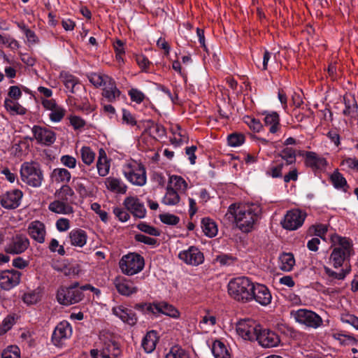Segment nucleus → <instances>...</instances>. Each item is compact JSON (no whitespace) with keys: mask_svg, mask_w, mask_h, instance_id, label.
Wrapping results in <instances>:
<instances>
[{"mask_svg":"<svg viewBox=\"0 0 358 358\" xmlns=\"http://www.w3.org/2000/svg\"><path fill=\"white\" fill-rule=\"evenodd\" d=\"M262 209L255 203L231 204L226 217L244 233L250 232L259 218Z\"/></svg>","mask_w":358,"mask_h":358,"instance_id":"f257e3e1","label":"nucleus"},{"mask_svg":"<svg viewBox=\"0 0 358 358\" xmlns=\"http://www.w3.org/2000/svg\"><path fill=\"white\" fill-rule=\"evenodd\" d=\"M331 241L334 249L330 256V261L333 263L334 268H339L353 254L352 243L349 238L337 234L333 235Z\"/></svg>","mask_w":358,"mask_h":358,"instance_id":"f03ea898","label":"nucleus"},{"mask_svg":"<svg viewBox=\"0 0 358 358\" xmlns=\"http://www.w3.org/2000/svg\"><path fill=\"white\" fill-rule=\"evenodd\" d=\"M254 283L247 277L231 280L228 284L229 294L236 301L247 303L252 301Z\"/></svg>","mask_w":358,"mask_h":358,"instance_id":"7ed1b4c3","label":"nucleus"},{"mask_svg":"<svg viewBox=\"0 0 358 358\" xmlns=\"http://www.w3.org/2000/svg\"><path fill=\"white\" fill-rule=\"evenodd\" d=\"M22 180L32 187H39L44 180L40 164L36 162H24L20 168Z\"/></svg>","mask_w":358,"mask_h":358,"instance_id":"20e7f679","label":"nucleus"},{"mask_svg":"<svg viewBox=\"0 0 358 358\" xmlns=\"http://www.w3.org/2000/svg\"><path fill=\"white\" fill-rule=\"evenodd\" d=\"M145 265L144 259L137 253L124 255L119 262L120 268L127 275H133L141 272Z\"/></svg>","mask_w":358,"mask_h":358,"instance_id":"39448f33","label":"nucleus"},{"mask_svg":"<svg viewBox=\"0 0 358 358\" xmlns=\"http://www.w3.org/2000/svg\"><path fill=\"white\" fill-rule=\"evenodd\" d=\"M123 174L127 180L131 184L137 186H143L146 183V171L144 166L132 162L123 166Z\"/></svg>","mask_w":358,"mask_h":358,"instance_id":"423d86ee","label":"nucleus"},{"mask_svg":"<svg viewBox=\"0 0 358 358\" xmlns=\"http://www.w3.org/2000/svg\"><path fill=\"white\" fill-rule=\"evenodd\" d=\"M290 314L296 322L310 328L317 329L323 323V320L319 315L307 309L301 308L292 310Z\"/></svg>","mask_w":358,"mask_h":358,"instance_id":"0eeeda50","label":"nucleus"},{"mask_svg":"<svg viewBox=\"0 0 358 358\" xmlns=\"http://www.w3.org/2000/svg\"><path fill=\"white\" fill-rule=\"evenodd\" d=\"M260 327L252 320L244 319L237 322L236 330L244 340L253 341L256 339Z\"/></svg>","mask_w":358,"mask_h":358,"instance_id":"6e6552de","label":"nucleus"},{"mask_svg":"<svg viewBox=\"0 0 358 358\" xmlns=\"http://www.w3.org/2000/svg\"><path fill=\"white\" fill-rule=\"evenodd\" d=\"M306 217V213L299 209H292L287 212L283 220L281 222V224L285 229L290 231L296 230L302 226Z\"/></svg>","mask_w":358,"mask_h":358,"instance_id":"1a4fd4ad","label":"nucleus"},{"mask_svg":"<svg viewBox=\"0 0 358 358\" xmlns=\"http://www.w3.org/2000/svg\"><path fill=\"white\" fill-rule=\"evenodd\" d=\"M83 296L80 289H73L66 287H60L57 293V300L63 306L77 303L83 299Z\"/></svg>","mask_w":358,"mask_h":358,"instance_id":"9d476101","label":"nucleus"},{"mask_svg":"<svg viewBox=\"0 0 358 358\" xmlns=\"http://www.w3.org/2000/svg\"><path fill=\"white\" fill-rule=\"evenodd\" d=\"M30 241L24 234L13 236L7 243L5 251L10 255H20L25 252L29 247Z\"/></svg>","mask_w":358,"mask_h":358,"instance_id":"9b49d317","label":"nucleus"},{"mask_svg":"<svg viewBox=\"0 0 358 358\" xmlns=\"http://www.w3.org/2000/svg\"><path fill=\"white\" fill-rule=\"evenodd\" d=\"M137 306H146L147 310L154 314L162 313L174 319L180 317L179 310L173 306L166 301H160L148 304L145 303L143 305H137Z\"/></svg>","mask_w":358,"mask_h":358,"instance_id":"f8f14e48","label":"nucleus"},{"mask_svg":"<svg viewBox=\"0 0 358 358\" xmlns=\"http://www.w3.org/2000/svg\"><path fill=\"white\" fill-rule=\"evenodd\" d=\"M31 132L34 135V139L39 144L49 146L56 141L55 133L47 127L34 125L31 129Z\"/></svg>","mask_w":358,"mask_h":358,"instance_id":"ddd939ff","label":"nucleus"},{"mask_svg":"<svg viewBox=\"0 0 358 358\" xmlns=\"http://www.w3.org/2000/svg\"><path fill=\"white\" fill-rule=\"evenodd\" d=\"M21 275V272L14 269L1 271L0 287L4 290L13 289L20 283Z\"/></svg>","mask_w":358,"mask_h":358,"instance_id":"4468645a","label":"nucleus"},{"mask_svg":"<svg viewBox=\"0 0 358 358\" xmlns=\"http://www.w3.org/2000/svg\"><path fill=\"white\" fill-rule=\"evenodd\" d=\"M41 104L45 110L50 112L49 118L51 122H59L62 120L66 114V110L58 105L55 99H42Z\"/></svg>","mask_w":358,"mask_h":358,"instance_id":"2eb2a0df","label":"nucleus"},{"mask_svg":"<svg viewBox=\"0 0 358 358\" xmlns=\"http://www.w3.org/2000/svg\"><path fill=\"white\" fill-rule=\"evenodd\" d=\"M117 292L124 296H130L138 292V288L135 282L123 276H117L113 280Z\"/></svg>","mask_w":358,"mask_h":358,"instance_id":"dca6fc26","label":"nucleus"},{"mask_svg":"<svg viewBox=\"0 0 358 358\" xmlns=\"http://www.w3.org/2000/svg\"><path fill=\"white\" fill-rule=\"evenodd\" d=\"M178 257L185 264L192 266H198L204 261L203 254L194 246L180 252Z\"/></svg>","mask_w":358,"mask_h":358,"instance_id":"f3484780","label":"nucleus"},{"mask_svg":"<svg viewBox=\"0 0 358 358\" xmlns=\"http://www.w3.org/2000/svg\"><path fill=\"white\" fill-rule=\"evenodd\" d=\"M255 340L263 348H273L280 343V338L275 332L269 329H262L261 327Z\"/></svg>","mask_w":358,"mask_h":358,"instance_id":"a211bd4d","label":"nucleus"},{"mask_svg":"<svg viewBox=\"0 0 358 358\" xmlns=\"http://www.w3.org/2000/svg\"><path fill=\"white\" fill-rule=\"evenodd\" d=\"M72 334V329L71 324L66 322L63 321L59 323L55 327L52 340L53 343L58 347L63 344V341L69 338Z\"/></svg>","mask_w":358,"mask_h":358,"instance_id":"6ab92c4d","label":"nucleus"},{"mask_svg":"<svg viewBox=\"0 0 358 358\" xmlns=\"http://www.w3.org/2000/svg\"><path fill=\"white\" fill-rule=\"evenodd\" d=\"M123 204L134 217L143 218L146 215V209L138 198L136 196H128L124 199Z\"/></svg>","mask_w":358,"mask_h":358,"instance_id":"aec40b11","label":"nucleus"},{"mask_svg":"<svg viewBox=\"0 0 358 358\" xmlns=\"http://www.w3.org/2000/svg\"><path fill=\"white\" fill-rule=\"evenodd\" d=\"M252 289V301L255 300L257 303L264 306L271 303L272 296L268 287L264 285L254 284V287Z\"/></svg>","mask_w":358,"mask_h":358,"instance_id":"412c9836","label":"nucleus"},{"mask_svg":"<svg viewBox=\"0 0 358 358\" xmlns=\"http://www.w3.org/2000/svg\"><path fill=\"white\" fill-rule=\"evenodd\" d=\"M22 192L20 189H13L2 195L0 203L1 206L7 209L17 208L22 198Z\"/></svg>","mask_w":358,"mask_h":358,"instance_id":"4be33fe9","label":"nucleus"},{"mask_svg":"<svg viewBox=\"0 0 358 358\" xmlns=\"http://www.w3.org/2000/svg\"><path fill=\"white\" fill-rule=\"evenodd\" d=\"M27 233L31 238L37 243H43L45 242L46 228L43 222L38 220L31 222L27 227Z\"/></svg>","mask_w":358,"mask_h":358,"instance_id":"5701e85b","label":"nucleus"},{"mask_svg":"<svg viewBox=\"0 0 358 358\" xmlns=\"http://www.w3.org/2000/svg\"><path fill=\"white\" fill-rule=\"evenodd\" d=\"M50 178L52 183L62 185V189L71 190L67 184L71 179L70 171L65 168H55L50 174Z\"/></svg>","mask_w":358,"mask_h":358,"instance_id":"b1692460","label":"nucleus"},{"mask_svg":"<svg viewBox=\"0 0 358 358\" xmlns=\"http://www.w3.org/2000/svg\"><path fill=\"white\" fill-rule=\"evenodd\" d=\"M98 350L99 355L101 358H117L120 355L119 345L110 340L104 341L101 348Z\"/></svg>","mask_w":358,"mask_h":358,"instance_id":"393cba45","label":"nucleus"},{"mask_svg":"<svg viewBox=\"0 0 358 358\" xmlns=\"http://www.w3.org/2000/svg\"><path fill=\"white\" fill-rule=\"evenodd\" d=\"M113 313L119 317L122 322L133 326L137 322L136 314L128 308H124L123 306H115L112 308Z\"/></svg>","mask_w":358,"mask_h":358,"instance_id":"a878e982","label":"nucleus"},{"mask_svg":"<svg viewBox=\"0 0 358 358\" xmlns=\"http://www.w3.org/2000/svg\"><path fill=\"white\" fill-rule=\"evenodd\" d=\"M121 92L116 86L112 78H106V83L103 86V96L108 101L113 102L120 96Z\"/></svg>","mask_w":358,"mask_h":358,"instance_id":"bb28decb","label":"nucleus"},{"mask_svg":"<svg viewBox=\"0 0 358 358\" xmlns=\"http://www.w3.org/2000/svg\"><path fill=\"white\" fill-rule=\"evenodd\" d=\"M110 161L108 160L106 153L103 149H100L99 157L96 162V169L99 176L104 177L109 173Z\"/></svg>","mask_w":358,"mask_h":358,"instance_id":"cd10ccee","label":"nucleus"},{"mask_svg":"<svg viewBox=\"0 0 358 358\" xmlns=\"http://www.w3.org/2000/svg\"><path fill=\"white\" fill-rule=\"evenodd\" d=\"M60 78L66 90L71 94L76 93L80 86L79 79L68 72H62Z\"/></svg>","mask_w":358,"mask_h":358,"instance_id":"c85d7f7f","label":"nucleus"},{"mask_svg":"<svg viewBox=\"0 0 358 358\" xmlns=\"http://www.w3.org/2000/svg\"><path fill=\"white\" fill-rule=\"evenodd\" d=\"M105 185L106 188L115 193L124 194L127 187L121 179L109 177L106 179Z\"/></svg>","mask_w":358,"mask_h":358,"instance_id":"c756f323","label":"nucleus"},{"mask_svg":"<svg viewBox=\"0 0 358 358\" xmlns=\"http://www.w3.org/2000/svg\"><path fill=\"white\" fill-rule=\"evenodd\" d=\"M264 124L269 127V131L271 134H275L279 129L280 117L276 112H264Z\"/></svg>","mask_w":358,"mask_h":358,"instance_id":"7c9ffc66","label":"nucleus"},{"mask_svg":"<svg viewBox=\"0 0 358 358\" xmlns=\"http://www.w3.org/2000/svg\"><path fill=\"white\" fill-rule=\"evenodd\" d=\"M307 166L315 169H322L327 166V161L315 152H307L305 157Z\"/></svg>","mask_w":358,"mask_h":358,"instance_id":"2f4dec72","label":"nucleus"},{"mask_svg":"<svg viewBox=\"0 0 358 358\" xmlns=\"http://www.w3.org/2000/svg\"><path fill=\"white\" fill-rule=\"evenodd\" d=\"M158 341L157 334L155 331H150L144 336L141 345L146 353H151L156 348Z\"/></svg>","mask_w":358,"mask_h":358,"instance_id":"473e14b6","label":"nucleus"},{"mask_svg":"<svg viewBox=\"0 0 358 358\" xmlns=\"http://www.w3.org/2000/svg\"><path fill=\"white\" fill-rule=\"evenodd\" d=\"M71 243L73 246L83 247L87 242V236L85 231L80 229H73L69 233Z\"/></svg>","mask_w":358,"mask_h":358,"instance_id":"72a5a7b5","label":"nucleus"},{"mask_svg":"<svg viewBox=\"0 0 358 358\" xmlns=\"http://www.w3.org/2000/svg\"><path fill=\"white\" fill-rule=\"evenodd\" d=\"M50 211L63 215H69L73 212V208L66 202L61 200H55L49 204Z\"/></svg>","mask_w":358,"mask_h":358,"instance_id":"f704fd0d","label":"nucleus"},{"mask_svg":"<svg viewBox=\"0 0 358 358\" xmlns=\"http://www.w3.org/2000/svg\"><path fill=\"white\" fill-rule=\"evenodd\" d=\"M212 352L215 358H230V353L226 345L220 341H215L212 345Z\"/></svg>","mask_w":358,"mask_h":358,"instance_id":"c9c22d12","label":"nucleus"},{"mask_svg":"<svg viewBox=\"0 0 358 358\" xmlns=\"http://www.w3.org/2000/svg\"><path fill=\"white\" fill-rule=\"evenodd\" d=\"M331 181L334 187L337 189H341L343 192H347L349 187L346 179L338 171H334L331 177Z\"/></svg>","mask_w":358,"mask_h":358,"instance_id":"e433bc0d","label":"nucleus"},{"mask_svg":"<svg viewBox=\"0 0 358 358\" xmlns=\"http://www.w3.org/2000/svg\"><path fill=\"white\" fill-rule=\"evenodd\" d=\"M180 200L178 192L172 187H167L166 194L162 200V203L166 206H176Z\"/></svg>","mask_w":358,"mask_h":358,"instance_id":"4c0bfd02","label":"nucleus"},{"mask_svg":"<svg viewBox=\"0 0 358 358\" xmlns=\"http://www.w3.org/2000/svg\"><path fill=\"white\" fill-rule=\"evenodd\" d=\"M201 228L205 235L210 238L215 236L218 231L215 222L208 217L202 219Z\"/></svg>","mask_w":358,"mask_h":358,"instance_id":"58836bf2","label":"nucleus"},{"mask_svg":"<svg viewBox=\"0 0 358 358\" xmlns=\"http://www.w3.org/2000/svg\"><path fill=\"white\" fill-rule=\"evenodd\" d=\"M279 267L284 271H290L295 264V259L292 253L282 254L279 257Z\"/></svg>","mask_w":358,"mask_h":358,"instance_id":"ea45409f","label":"nucleus"},{"mask_svg":"<svg viewBox=\"0 0 358 358\" xmlns=\"http://www.w3.org/2000/svg\"><path fill=\"white\" fill-rule=\"evenodd\" d=\"M4 104L6 110L13 115H24L27 113V109L15 101L6 99Z\"/></svg>","mask_w":358,"mask_h":358,"instance_id":"a19ab883","label":"nucleus"},{"mask_svg":"<svg viewBox=\"0 0 358 358\" xmlns=\"http://www.w3.org/2000/svg\"><path fill=\"white\" fill-rule=\"evenodd\" d=\"M345 109L343 114L346 116L355 117L357 115L358 106L355 99L352 100L344 98Z\"/></svg>","mask_w":358,"mask_h":358,"instance_id":"79ce46f5","label":"nucleus"},{"mask_svg":"<svg viewBox=\"0 0 358 358\" xmlns=\"http://www.w3.org/2000/svg\"><path fill=\"white\" fill-rule=\"evenodd\" d=\"M80 152L82 161L85 164L90 166L94 162L96 155L90 147L83 146Z\"/></svg>","mask_w":358,"mask_h":358,"instance_id":"37998d69","label":"nucleus"},{"mask_svg":"<svg viewBox=\"0 0 358 358\" xmlns=\"http://www.w3.org/2000/svg\"><path fill=\"white\" fill-rule=\"evenodd\" d=\"M41 292L39 289H34L25 293L23 295V301L27 305H32L36 303L41 300Z\"/></svg>","mask_w":358,"mask_h":358,"instance_id":"c03bdc74","label":"nucleus"},{"mask_svg":"<svg viewBox=\"0 0 358 358\" xmlns=\"http://www.w3.org/2000/svg\"><path fill=\"white\" fill-rule=\"evenodd\" d=\"M85 180H86V178L82 177L74 178L73 179L74 187L81 196H87L89 195L90 193L89 189L86 187V185L84 183Z\"/></svg>","mask_w":358,"mask_h":358,"instance_id":"a18cd8bd","label":"nucleus"},{"mask_svg":"<svg viewBox=\"0 0 358 358\" xmlns=\"http://www.w3.org/2000/svg\"><path fill=\"white\" fill-rule=\"evenodd\" d=\"M166 358H190L189 353L178 346H173L166 354Z\"/></svg>","mask_w":358,"mask_h":358,"instance_id":"49530a36","label":"nucleus"},{"mask_svg":"<svg viewBox=\"0 0 358 358\" xmlns=\"http://www.w3.org/2000/svg\"><path fill=\"white\" fill-rule=\"evenodd\" d=\"M90 82L96 87L104 86L106 83V78H110L107 75H101L98 73H90L87 76Z\"/></svg>","mask_w":358,"mask_h":358,"instance_id":"de8ad7c7","label":"nucleus"},{"mask_svg":"<svg viewBox=\"0 0 358 358\" xmlns=\"http://www.w3.org/2000/svg\"><path fill=\"white\" fill-rule=\"evenodd\" d=\"M324 270L331 280H343L350 271V269H341L339 272H336L327 266H324Z\"/></svg>","mask_w":358,"mask_h":358,"instance_id":"09e8293b","label":"nucleus"},{"mask_svg":"<svg viewBox=\"0 0 358 358\" xmlns=\"http://www.w3.org/2000/svg\"><path fill=\"white\" fill-rule=\"evenodd\" d=\"M169 182L173 184L175 188L182 192L186 191L188 187L187 182L179 176L173 175L170 176Z\"/></svg>","mask_w":358,"mask_h":358,"instance_id":"8fccbe9b","label":"nucleus"},{"mask_svg":"<svg viewBox=\"0 0 358 358\" xmlns=\"http://www.w3.org/2000/svg\"><path fill=\"white\" fill-rule=\"evenodd\" d=\"M61 272L65 276L72 278L78 275L80 272V266L78 264L64 265L61 269Z\"/></svg>","mask_w":358,"mask_h":358,"instance_id":"3c124183","label":"nucleus"},{"mask_svg":"<svg viewBox=\"0 0 358 358\" xmlns=\"http://www.w3.org/2000/svg\"><path fill=\"white\" fill-rule=\"evenodd\" d=\"M280 157L287 165L294 164L296 161L295 150L291 148H285L281 151Z\"/></svg>","mask_w":358,"mask_h":358,"instance_id":"603ef678","label":"nucleus"},{"mask_svg":"<svg viewBox=\"0 0 358 358\" xmlns=\"http://www.w3.org/2000/svg\"><path fill=\"white\" fill-rule=\"evenodd\" d=\"M327 231V226L325 224H316V225H312L309 229L308 233L310 235H315L316 236H318L321 238H323V236Z\"/></svg>","mask_w":358,"mask_h":358,"instance_id":"864d4df0","label":"nucleus"},{"mask_svg":"<svg viewBox=\"0 0 358 358\" xmlns=\"http://www.w3.org/2000/svg\"><path fill=\"white\" fill-rule=\"evenodd\" d=\"M236 258L232 255L221 254L216 257L215 262L221 266H231L234 264Z\"/></svg>","mask_w":358,"mask_h":358,"instance_id":"5fc2aeb1","label":"nucleus"},{"mask_svg":"<svg viewBox=\"0 0 358 358\" xmlns=\"http://www.w3.org/2000/svg\"><path fill=\"white\" fill-rule=\"evenodd\" d=\"M1 358H20V350L17 346H9L3 351Z\"/></svg>","mask_w":358,"mask_h":358,"instance_id":"6e6d98bb","label":"nucleus"},{"mask_svg":"<svg viewBox=\"0 0 358 358\" xmlns=\"http://www.w3.org/2000/svg\"><path fill=\"white\" fill-rule=\"evenodd\" d=\"M228 144L231 147L241 145L245 141V136L241 134H232L228 136Z\"/></svg>","mask_w":358,"mask_h":358,"instance_id":"4d7b16f0","label":"nucleus"},{"mask_svg":"<svg viewBox=\"0 0 358 358\" xmlns=\"http://www.w3.org/2000/svg\"><path fill=\"white\" fill-rule=\"evenodd\" d=\"M60 162L64 166L70 169H75L77 164L76 159L69 155H64L61 156Z\"/></svg>","mask_w":358,"mask_h":358,"instance_id":"13d9d810","label":"nucleus"},{"mask_svg":"<svg viewBox=\"0 0 358 358\" xmlns=\"http://www.w3.org/2000/svg\"><path fill=\"white\" fill-rule=\"evenodd\" d=\"M159 219L164 224L169 225H176L180 221V218L178 216L170 213L161 214Z\"/></svg>","mask_w":358,"mask_h":358,"instance_id":"bf43d9fd","label":"nucleus"},{"mask_svg":"<svg viewBox=\"0 0 358 358\" xmlns=\"http://www.w3.org/2000/svg\"><path fill=\"white\" fill-rule=\"evenodd\" d=\"M48 248L50 252H57L61 256H64L66 253L64 246L59 245L58 241L55 238L50 240Z\"/></svg>","mask_w":358,"mask_h":358,"instance_id":"052dcab7","label":"nucleus"},{"mask_svg":"<svg viewBox=\"0 0 358 358\" xmlns=\"http://www.w3.org/2000/svg\"><path fill=\"white\" fill-rule=\"evenodd\" d=\"M15 322V320L14 315H9L6 316L2 322L1 326L0 327V331L6 333L12 328Z\"/></svg>","mask_w":358,"mask_h":358,"instance_id":"680f3d73","label":"nucleus"},{"mask_svg":"<svg viewBox=\"0 0 358 358\" xmlns=\"http://www.w3.org/2000/svg\"><path fill=\"white\" fill-rule=\"evenodd\" d=\"M135 240L138 242H141V243H143L144 244L151 245V246H155L157 245V239L147 236L142 234H136L135 236Z\"/></svg>","mask_w":358,"mask_h":358,"instance_id":"e2e57ef3","label":"nucleus"},{"mask_svg":"<svg viewBox=\"0 0 358 358\" xmlns=\"http://www.w3.org/2000/svg\"><path fill=\"white\" fill-rule=\"evenodd\" d=\"M282 168H283L282 164H280L277 166H273L266 170V176H271L273 178H280L282 176Z\"/></svg>","mask_w":358,"mask_h":358,"instance_id":"0e129e2a","label":"nucleus"},{"mask_svg":"<svg viewBox=\"0 0 358 358\" xmlns=\"http://www.w3.org/2000/svg\"><path fill=\"white\" fill-rule=\"evenodd\" d=\"M245 122L249 126V127L251 129L256 132H259L262 127V124L259 122V120L254 117H246L245 118Z\"/></svg>","mask_w":358,"mask_h":358,"instance_id":"69168bd1","label":"nucleus"},{"mask_svg":"<svg viewBox=\"0 0 358 358\" xmlns=\"http://www.w3.org/2000/svg\"><path fill=\"white\" fill-rule=\"evenodd\" d=\"M122 112V123L129 126H134L136 124V118L134 115L127 110L123 108Z\"/></svg>","mask_w":358,"mask_h":358,"instance_id":"338daca9","label":"nucleus"},{"mask_svg":"<svg viewBox=\"0 0 358 358\" xmlns=\"http://www.w3.org/2000/svg\"><path fill=\"white\" fill-rule=\"evenodd\" d=\"M138 228L143 232L146 233L151 236H158L160 233L159 230L152 226L145 223H141L138 225Z\"/></svg>","mask_w":358,"mask_h":358,"instance_id":"774afa93","label":"nucleus"}]
</instances>
